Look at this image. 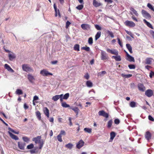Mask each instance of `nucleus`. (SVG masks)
I'll list each match as a JSON object with an SVG mask.
<instances>
[{
  "label": "nucleus",
  "mask_w": 154,
  "mask_h": 154,
  "mask_svg": "<svg viewBox=\"0 0 154 154\" xmlns=\"http://www.w3.org/2000/svg\"><path fill=\"white\" fill-rule=\"evenodd\" d=\"M106 51L112 54L115 55L116 56H113L112 57V58H114L116 61H120L121 60V58L120 56L118 55V51L116 49H110L107 48L106 49Z\"/></svg>",
  "instance_id": "f257e3e1"
},
{
  "label": "nucleus",
  "mask_w": 154,
  "mask_h": 154,
  "mask_svg": "<svg viewBox=\"0 0 154 154\" xmlns=\"http://www.w3.org/2000/svg\"><path fill=\"white\" fill-rule=\"evenodd\" d=\"M22 68L23 70L26 72L29 71H33V70L27 64H23L22 65Z\"/></svg>",
  "instance_id": "f03ea898"
},
{
  "label": "nucleus",
  "mask_w": 154,
  "mask_h": 154,
  "mask_svg": "<svg viewBox=\"0 0 154 154\" xmlns=\"http://www.w3.org/2000/svg\"><path fill=\"white\" fill-rule=\"evenodd\" d=\"M141 13L143 17L146 19H150L151 18L150 14L144 10L143 9L141 11Z\"/></svg>",
  "instance_id": "7ed1b4c3"
},
{
  "label": "nucleus",
  "mask_w": 154,
  "mask_h": 154,
  "mask_svg": "<svg viewBox=\"0 0 154 154\" xmlns=\"http://www.w3.org/2000/svg\"><path fill=\"white\" fill-rule=\"evenodd\" d=\"M40 73L44 76H48L49 75H52L53 74L47 71L46 69H43L41 70Z\"/></svg>",
  "instance_id": "20e7f679"
},
{
  "label": "nucleus",
  "mask_w": 154,
  "mask_h": 154,
  "mask_svg": "<svg viewBox=\"0 0 154 154\" xmlns=\"http://www.w3.org/2000/svg\"><path fill=\"white\" fill-rule=\"evenodd\" d=\"M101 59L103 60H105L108 59V57L107 55V54L103 51H101Z\"/></svg>",
  "instance_id": "39448f33"
},
{
  "label": "nucleus",
  "mask_w": 154,
  "mask_h": 154,
  "mask_svg": "<svg viewBox=\"0 0 154 154\" xmlns=\"http://www.w3.org/2000/svg\"><path fill=\"white\" fill-rule=\"evenodd\" d=\"M124 23L126 26L130 27H134L135 26V24L133 22L129 20L126 21Z\"/></svg>",
  "instance_id": "423d86ee"
},
{
  "label": "nucleus",
  "mask_w": 154,
  "mask_h": 154,
  "mask_svg": "<svg viewBox=\"0 0 154 154\" xmlns=\"http://www.w3.org/2000/svg\"><path fill=\"white\" fill-rule=\"evenodd\" d=\"M137 87L139 91L143 92L144 91L146 90V88L144 85L141 83L138 84Z\"/></svg>",
  "instance_id": "0eeeda50"
},
{
  "label": "nucleus",
  "mask_w": 154,
  "mask_h": 154,
  "mask_svg": "<svg viewBox=\"0 0 154 154\" xmlns=\"http://www.w3.org/2000/svg\"><path fill=\"white\" fill-rule=\"evenodd\" d=\"M145 94L148 97H150L153 94V91L151 89H148L145 91Z\"/></svg>",
  "instance_id": "6e6552de"
},
{
  "label": "nucleus",
  "mask_w": 154,
  "mask_h": 154,
  "mask_svg": "<svg viewBox=\"0 0 154 154\" xmlns=\"http://www.w3.org/2000/svg\"><path fill=\"white\" fill-rule=\"evenodd\" d=\"M98 115L100 116H102L106 118H108L109 114L106 112L104 110H100L98 112Z\"/></svg>",
  "instance_id": "1a4fd4ad"
},
{
  "label": "nucleus",
  "mask_w": 154,
  "mask_h": 154,
  "mask_svg": "<svg viewBox=\"0 0 154 154\" xmlns=\"http://www.w3.org/2000/svg\"><path fill=\"white\" fill-rule=\"evenodd\" d=\"M26 143L23 142H18V146L19 148L21 149L24 150Z\"/></svg>",
  "instance_id": "9d476101"
},
{
  "label": "nucleus",
  "mask_w": 154,
  "mask_h": 154,
  "mask_svg": "<svg viewBox=\"0 0 154 154\" xmlns=\"http://www.w3.org/2000/svg\"><path fill=\"white\" fill-rule=\"evenodd\" d=\"M84 142L82 140H80L78 143L77 144L76 146L77 148L80 149L82 147L84 144Z\"/></svg>",
  "instance_id": "9b49d317"
},
{
  "label": "nucleus",
  "mask_w": 154,
  "mask_h": 154,
  "mask_svg": "<svg viewBox=\"0 0 154 154\" xmlns=\"http://www.w3.org/2000/svg\"><path fill=\"white\" fill-rule=\"evenodd\" d=\"M81 27L84 30H88L90 28V25L87 24H82L81 25Z\"/></svg>",
  "instance_id": "f8f14e48"
},
{
  "label": "nucleus",
  "mask_w": 154,
  "mask_h": 154,
  "mask_svg": "<svg viewBox=\"0 0 154 154\" xmlns=\"http://www.w3.org/2000/svg\"><path fill=\"white\" fill-rule=\"evenodd\" d=\"M93 5L96 8L102 5V4L101 3L98 2L97 0H93Z\"/></svg>",
  "instance_id": "ddd939ff"
},
{
  "label": "nucleus",
  "mask_w": 154,
  "mask_h": 154,
  "mask_svg": "<svg viewBox=\"0 0 154 154\" xmlns=\"http://www.w3.org/2000/svg\"><path fill=\"white\" fill-rule=\"evenodd\" d=\"M152 135L151 133L149 131H147L146 132L145 134V137L147 140H149L151 138Z\"/></svg>",
  "instance_id": "4468645a"
},
{
  "label": "nucleus",
  "mask_w": 154,
  "mask_h": 154,
  "mask_svg": "<svg viewBox=\"0 0 154 154\" xmlns=\"http://www.w3.org/2000/svg\"><path fill=\"white\" fill-rule=\"evenodd\" d=\"M126 59L127 60L130 62H134L135 61L134 57L130 56L129 54H127Z\"/></svg>",
  "instance_id": "2eb2a0df"
},
{
  "label": "nucleus",
  "mask_w": 154,
  "mask_h": 154,
  "mask_svg": "<svg viewBox=\"0 0 154 154\" xmlns=\"http://www.w3.org/2000/svg\"><path fill=\"white\" fill-rule=\"evenodd\" d=\"M27 76L28 79L29 80V82L32 83H33V81L35 80V79L33 77V76L32 75L30 74H28Z\"/></svg>",
  "instance_id": "dca6fc26"
},
{
  "label": "nucleus",
  "mask_w": 154,
  "mask_h": 154,
  "mask_svg": "<svg viewBox=\"0 0 154 154\" xmlns=\"http://www.w3.org/2000/svg\"><path fill=\"white\" fill-rule=\"evenodd\" d=\"M43 111H44L45 114L48 117H49V109H48L46 107H45L43 109Z\"/></svg>",
  "instance_id": "f3484780"
},
{
  "label": "nucleus",
  "mask_w": 154,
  "mask_h": 154,
  "mask_svg": "<svg viewBox=\"0 0 154 154\" xmlns=\"http://www.w3.org/2000/svg\"><path fill=\"white\" fill-rule=\"evenodd\" d=\"M8 133L9 134L10 137L13 139L15 140H17L19 139V138L17 136L12 134L9 131H8Z\"/></svg>",
  "instance_id": "a211bd4d"
},
{
  "label": "nucleus",
  "mask_w": 154,
  "mask_h": 154,
  "mask_svg": "<svg viewBox=\"0 0 154 154\" xmlns=\"http://www.w3.org/2000/svg\"><path fill=\"white\" fill-rule=\"evenodd\" d=\"M153 59L150 58H147L145 60V64H146L150 65L152 63V61Z\"/></svg>",
  "instance_id": "6ab92c4d"
},
{
  "label": "nucleus",
  "mask_w": 154,
  "mask_h": 154,
  "mask_svg": "<svg viewBox=\"0 0 154 154\" xmlns=\"http://www.w3.org/2000/svg\"><path fill=\"white\" fill-rule=\"evenodd\" d=\"M41 136H38L36 137L33 138V140L35 141V143H38L40 142V141H41Z\"/></svg>",
  "instance_id": "aec40b11"
},
{
  "label": "nucleus",
  "mask_w": 154,
  "mask_h": 154,
  "mask_svg": "<svg viewBox=\"0 0 154 154\" xmlns=\"http://www.w3.org/2000/svg\"><path fill=\"white\" fill-rule=\"evenodd\" d=\"M4 67L6 69L8 70V71H10L12 72H14V70L8 64H5Z\"/></svg>",
  "instance_id": "412c9836"
},
{
  "label": "nucleus",
  "mask_w": 154,
  "mask_h": 154,
  "mask_svg": "<svg viewBox=\"0 0 154 154\" xmlns=\"http://www.w3.org/2000/svg\"><path fill=\"white\" fill-rule=\"evenodd\" d=\"M143 21L144 22V23L146 25L150 28H151V29H153V27L152 25L149 22L147 21L145 19H143Z\"/></svg>",
  "instance_id": "4be33fe9"
},
{
  "label": "nucleus",
  "mask_w": 154,
  "mask_h": 154,
  "mask_svg": "<svg viewBox=\"0 0 154 154\" xmlns=\"http://www.w3.org/2000/svg\"><path fill=\"white\" fill-rule=\"evenodd\" d=\"M126 46L130 53L132 54L133 53L132 51V48L130 45L129 44H127L126 45Z\"/></svg>",
  "instance_id": "5701e85b"
},
{
  "label": "nucleus",
  "mask_w": 154,
  "mask_h": 154,
  "mask_svg": "<svg viewBox=\"0 0 154 154\" xmlns=\"http://www.w3.org/2000/svg\"><path fill=\"white\" fill-rule=\"evenodd\" d=\"M9 59L10 60H12L14 59L15 58V56L13 53L12 54H10L8 55Z\"/></svg>",
  "instance_id": "b1692460"
},
{
  "label": "nucleus",
  "mask_w": 154,
  "mask_h": 154,
  "mask_svg": "<svg viewBox=\"0 0 154 154\" xmlns=\"http://www.w3.org/2000/svg\"><path fill=\"white\" fill-rule=\"evenodd\" d=\"M101 34L100 31L98 32L95 36V40H97L100 37Z\"/></svg>",
  "instance_id": "393cba45"
},
{
  "label": "nucleus",
  "mask_w": 154,
  "mask_h": 154,
  "mask_svg": "<svg viewBox=\"0 0 154 154\" xmlns=\"http://www.w3.org/2000/svg\"><path fill=\"white\" fill-rule=\"evenodd\" d=\"M116 134L114 132H112L110 134V140L112 141L113 140L114 138L116 136Z\"/></svg>",
  "instance_id": "a878e982"
},
{
  "label": "nucleus",
  "mask_w": 154,
  "mask_h": 154,
  "mask_svg": "<svg viewBox=\"0 0 154 154\" xmlns=\"http://www.w3.org/2000/svg\"><path fill=\"white\" fill-rule=\"evenodd\" d=\"M35 114L37 117L38 118L39 120H41V114L40 113V112L38 111H37L35 112Z\"/></svg>",
  "instance_id": "bb28decb"
},
{
  "label": "nucleus",
  "mask_w": 154,
  "mask_h": 154,
  "mask_svg": "<svg viewBox=\"0 0 154 154\" xmlns=\"http://www.w3.org/2000/svg\"><path fill=\"white\" fill-rule=\"evenodd\" d=\"M130 10L132 11L134 14L136 16H138L139 15L137 13V11L134 8L131 7L130 8Z\"/></svg>",
  "instance_id": "cd10ccee"
},
{
  "label": "nucleus",
  "mask_w": 154,
  "mask_h": 154,
  "mask_svg": "<svg viewBox=\"0 0 154 154\" xmlns=\"http://www.w3.org/2000/svg\"><path fill=\"white\" fill-rule=\"evenodd\" d=\"M86 85L87 86L89 87H91L93 86V83L90 81H88L86 82Z\"/></svg>",
  "instance_id": "c85d7f7f"
},
{
  "label": "nucleus",
  "mask_w": 154,
  "mask_h": 154,
  "mask_svg": "<svg viewBox=\"0 0 154 154\" xmlns=\"http://www.w3.org/2000/svg\"><path fill=\"white\" fill-rule=\"evenodd\" d=\"M61 106H62L64 108H68L70 107V106L67 104L66 102H63L61 103Z\"/></svg>",
  "instance_id": "c756f323"
},
{
  "label": "nucleus",
  "mask_w": 154,
  "mask_h": 154,
  "mask_svg": "<svg viewBox=\"0 0 154 154\" xmlns=\"http://www.w3.org/2000/svg\"><path fill=\"white\" fill-rule=\"evenodd\" d=\"M72 109L76 113V115H77L78 114L79 110L78 107H75L74 108H72Z\"/></svg>",
  "instance_id": "7c9ffc66"
},
{
  "label": "nucleus",
  "mask_w": 154,
  "mask_h": 154,
  "mask_svg": "<svg viewBox=\"0 0 154 154\" xmlns=\"http://www.w3.org/2000/svg\"><path fill=\"white\" fill-rule=\"evenodd\" d=\"M121 75L122 77H125V78H129L131 77L132 76V74H129L125 75L124 73H122Z\"/></svg>",
  "instance_id": "2f4dec72"
},
{
  "label": "nucleus",
  "mask_w": 154,
  "mask_h": 154,
  "mask_svg": "<svg viewBox=\"0 0 154 154\" xmlns=\"http://www.w3.org/2000/svg\"><path fill=\"white\" fill-rule=\"evenodd\" d=\"M16 94L18 95H21L23 94V91L20 89H17L15 92Z\"/></svg>",
  "instance_id": "473e14b6"
},
{
  "label": "nucleus",
  "mask_w": 154,
  "mask_h": 154,
  "mask_svg": "<svg viewBox=\"0 0 154 154\" xmlns=\"http://www.w3.org/2000/svg\"><path fill=\"white\" fill-rule=\"evenodd\" d=\"M81 49L85 50L87 52L89 51L90 50V48L87 46L82 47L81 48Z\"/></svg>",
  "instance_id": "72a5a7b5"
},
{
  "label": "nucleus",
  "mask_w": 154,
  "mask_h": 154,
  "mask_svg": "<svg viewBox=\"0 0 154 154\" xmlns=\"http://www.w3.org/2000/svg\"><path fill=\"white\" fill-rule=\"evenodd\" d=\"M74 49L77 51H79V44H76L74 45Z\"/></svg>",
  "instance_id": "f704fd0d"
},
{
  "label": "nucleus",
  "mask_w": 154,
  "mask_h": 154,
  "mask_svg": "<svg viewBox=\"0 0 154 154\" xmlns=\"http://www.w3.org/2000/svg\"><path fill=\"white\" fill-rule=\"evenodd\" d=\"M73 145L71 143H69L68 144H66L65 145V147L69 149H71L72 148L73 146Z\"/></svg>",
  "instance_id": "c9c22d12"
},
{
  "label": "nucleus",
  "mask_w": 154,
  "mask_h": 154,
  "mask_svg": "<svg viewBox=\"0 0 154 154\" xmlns=\"http://www.w3.org/2000/svg\"><path fill=\"white\" fill-rule=\"evenodd\" d=\"M59 99V96L58 95H56L52 98V100L54 101H56Z\"/></svg>",
  "instance_id": "e433bc0d"
},
{
  "label": "nucleus",
  "mask_w": 154,
  "mask_h": 154,
  "mask_svg": "<svg viewBox=\"0 0 154 154\" xmlns=\"http://www.w3.org/2000/svg\"><path fill=\"white\" fill-rule=\"evenodd\" d=\"M112 120H109L107 123V127L108 128H110L112 126Z\"/></svg>",
  "instance_id": "4c0bfd02"
},
{
  "label": "nucleus",
  "mask_w": 154,
  "mask_h": 154,
  "mask_svg": "<svg viewBox=\"0 0 154 154\" xmlns=\"http://www.w3.org/2000/svg\"><path fill=\"white\" fill-rule=\"evenodd\" d=\"M92 129L91 128H85L84 129V131L86 132L89 133H90L91 132Z\"/></svg>",
  "instance_id": "58836bf2"
},
{
  "label": "nucleus",
  "mask_w": 154,
  "mask_h": 154,
  "mask_svg": "<svg viewBox=\"0 0 154 154\" xmlns=\"http://www.w3.org/2000/svg\"><path fill=\"white\" fill-rule=\"evenodd\" d=\"M130 106L132 107H134L136 106V103L135 102L131 101L130 103Z\"/></svg>",
  "instance_id": "ea45409f"
},
{
  "label": "nucleus",
  "mask_w": 154,
  "mask_h": 154,
  "mask_svg": "<svg viewBox=\"0 0 154 154\" xmlns=\"http://www.w3.org/2000/svg\"><path fill=\"white\" fill-rule=\"evenodd\" d=\"M107 33L109 34V35L112 38L114 37V35L112 32L108 30L107 31Z\"/></svg>",
  "instance_id": "a19ab883"
},
{
  "label": "nucleus",
  "mask_w": 154,
  "mask_h": 154,
  "mask_svg": "<svg viewBox=\"0 0 154 154\" xmlns=\"http://www.w3.org/2000/svg\"><path fill=\"white\" fill-rule=\"evenodd\" d=\"M88 42L89 44L92 45L93 43V39L92 37H90L88 38Z\"/></svg>",
  "instance_id": "79ce46f5"
},
{
  "label": "nucleus",
  "mask_w": 154,
  "mask_h": 154,
  "mask_svg": "<svg viewBox=\"0 0 154 154\" xmlns=\"http://www.w3.org/2000/svg\"><path fill=\"white\" fill-rule=\"evenodd\" d=\"M69 96V93L66 94L63 96V99L67 100Z\"/></svg>",
  "instance_id": "37998d69"
},
{
  "label": "nucleus",
  "mask_w": 154,
  "mask_h": 154,
  "mask_svg": "<svg viewBox=\"0 0 154 154\" xmlns=\"http://www.w3.org/2000/svg\"><path fill=\"white\" fill-rule=\"evenodd\" d=\"M147 7L152 11H154V9L152 5L150 3H148L147 5Z\"/></svg>",
  "instance_id": "c03bdc74"
},
{
  "label": "nucleus",
  "mask_w": 154,
  "mask_h": 154,
  "mask_svg": "<svg viewBox=\"0 0 154 154\" xmlns=\"http://www.w3.org/2000/svg\"><path fill=\"white\" fill-rule=\"evenodd\" d=\"M84 6L83 5H79L76 7V8L79 10H81L83 8Z\"/></svg>",
  "instance_id": "a18cd8bd"
},
{
  "label": "nucleus",
  "mask_w": 154,
  "mask_h": 154,
  "mask_svg": "<svg viewBox=\"0 0 154 154\" xmlns=\"http://www.w3.org/2000/svg\"><path fill=\"white\" fill-rule=\"evenodd\" d=\"M57 138L58 141L61 142L62 141V136L60 134L58 135L57 136Z\"/></svg>",
  "instance_id": "49530a36"
},
{
  "label": "nucleus",
  "mask_w": 154,
  "mask_h": 154,
  "mask_svg": "<svg viewBox=\"0 0 154 154\" xmlns=\"http://www.w3.org/2000/svg\"><path fill=\"white\" fill-rule=\"evenodd\" d=\"M34 147V145L32 143H31L30 144L28 145L27 146V148L28 149H30L33 148Z\"/></svg>",
  "instance_id": "de8ad7c7"
},
{
  "label": "nucleus",
  "mask_w": 154,
  "mask_h": 154,
  "mask_svg": "<svg viewBox=\"0 0 154 154\" xmlns=\"http://www.w3.org/2000/svg\"><path fill=\"white\" fill-rule=\"evenodd\" d=\"M22 139L25 142H27L29 140V139L26 137H23Z\"/></svg>",
  "instance_id": "09e8293b"
},
{
  "label": "nucleus",
  "mask_w": 154,
  "mask_h": 154,
  "mask_svg": "<svg viewBox=\"0 0 154 154\" xmlns=\"http://www.w3.org/2000/svg\"><path fill=\"white\" fill-rule=\"evenodd\" d=\"M8 129L9 131H11L12 132H13L14 134H18L19 133V131L17 132H16L10 127L8 128Z\"/></svg>",
  "instance_id": "8fccbe9b"
},
{
  "label": "nucleus",
  "mask_w": 154,
  "mask_h": 154,
  "mask_svg": "<svg viewBox=\"0 0 154 154\" xmlns=\"http://www.w3.org/2000/svg\"><path fill=\"white\" fill-rule=\"evenodd\" d=\"M89 77V75L88 73H86L84 76V78L87 80H88Z\"/></svg>",
  "instance_id": "3c124183"
},
{
  "label": "nucleus",
  "mask_w": 154,
  "mask_h": 154,
  "mask_svg": "<svg viewBox=\"0 0 154 154\" xmlns=\"http://www.w3.org/2000/svg\"><path fill=\"white\" fill-rule=\"evenodd\" d=\"M128 66L129 69H134L135 68V66L133 64H130Z\"/></svg>",
  "instance_id": "603ef678"
},
{
  "label": "nucleus",
  "mask_w": 154,
  "mask_h": 154,
  "mask_svg": "<svg viewBox=\"0 0 154 154\" xmlns=\"http://www.w3.org/2000/svg\"><path fill=\"white\" fill-rule=\"evenodd\" d=\"M38 143L39 144V149H41L43 146V144H44L42 140H41V141H40V142Z\"/></svg>",
  "instance_id": "864d4df0"
},
{
  "label": "nucleus",
  "mask_w": 154,
  "mask_h": 154,
  "mask_svg": "<svg viewBox=\"0 0 154 154\" xmlns=\"http://www.w3.org/2000/svg\"><path fill=\"white\" fill-rule=\"evenodd\" d=\"M117 39L118 40V42L119 44V45L121 47H122L123 46V45H122V42L121 41L119 38H117Z\"/></svg>",
  "instance_id": "5fc2aeb1"
},
{
  "label": "nucleus",
  "mask_w": 154,
  "mask_h": 154,
  "mask_svg": "<svg viewBox=\"0 0 154 154\" xmlns=\"http://www.w3.org/2000/svg\"><path fill=\"white\" fill-rule=\"evenodd\" d=\"M71 23L69 21H67L66 23V29H68Z\"/></svg>",
  "instance_id": "6e6d98bb"
},
{
  "label": "nucleus",
  "mask_w": 154,
  "mask_h": 154,
  "mask_svg": "<svg viewBox=\"0 0 154 154\" xmlns=\"http://www.w3.org/2000/svg\"><path fill=\"white\" fill-rule=\"evenodd\" d=\"M95 27L97 30H100L101 29V27L98 25H95Z\"/></svg>",
  "instance_id": "4d7b16f0"
},
{
  "label": "nucleus",
  "mask_w": 154,
  "mask_h": 154,
  "mask_svg": "<svg viewBox=\"0 0 154 154\" xmlns=\"http://www.w3.org/2000/svg\"><path fill=\"white\" fill-rule=\"evenodd\" d=\"M55 11V16L57 17V13H58V14L59 16H60V13L59 12V10H57V8H56V9H54Z\"/></svg>",
  "instance_id": "13d9d810"
},
{
  "label": "nucleus",
  "mask_w": 154,
  "mask_h": 154,
  "mask_svg": "<svg viewBox=\"0 0 154 154\" xmlns=\"http://www.w3.org/2000/svg\"><path fill=\"white\" fill-rule=\"evenodd\" d=\"M55 11V16L57 17V13H58V14L59 16H60V13L59 12V10H57V8H56V9H54Z\"/></svg>",
  "instance_id": "bf43d9fd"
},
{
  "label": "nucleus",
  "mask_w": 154,
  "mask_h": 154,
  "mask_svg": "<svg viewBox=\"0 0 154 154\" xmlns=\"http://www.w3.org/2000/svg\"><path fill=\"white\" fill-rule=\"evenodd\" d=\"M114 123L115 124L118 125L120 123V120L118 119H116L114 120Z\"/></svg>",
  "instance_id": "052dcab7"
},
{
  "label": "nucleus",
  "mask_w": 154,
  "mask_h": 154,
  "mask_svg": "<svg viewBox=\"0 0 154 154\" xmlns=\"http://www.w3.org/2000/svg\"><path fill=\"white\" fill-rule=\"evenodd\" d=\"M148 119L152 122L154 121V118L151 116L149 115L148 117Z\"/></svg>",
  "instance_id": "680f3d73"
},
{
  "label": "nucleus",
  "mask_w": 154,
  "mask_h": 154,
  "mask_svg": "<svg viewBox=\"0 0 154 154\" xmlns=\"http://www.w3.org/2000/svg\"><path fill=\"white\" fill-rule=\"evenodd\" d=\"M59 134H60L61 136L62 135H66V132L64 130H61Z\"/></svg>",
  "instance_id": "e2e57ef3"
},
{
  "label": "nucleus",
  "mask_w": 154,
  "mask_h": 154,
  "mask_svg": "<svg viewBox=\"0 0 154 154\" xmlns=\"http://www.w3.org/2000/svg\"><path fill=\"white\" fill-rule=\"evenodd\" d=\"M106 73V72L104 71H102L101 72H99L98 73V75L100 76H101V74H105Z\"/></svg>",
  "instance_id": "0e129e2a"
},
{
  "label": "nucleus",
  "mask_w": 154,
  "mask_h": 154,
  "mask_svg": "<svg viewBox=\"0 0 154 154\" xmlns=\"http://www.w3.org/2000/svg\"><path fill=\"white\" fill-rule=\"evenodd\" d=\"M125 32L127 34H128L131 36H132L133 34L131 32L128 31V30H125Z\"/></svg>",
  "instance_id": "69168bd1"
},
{
  "label": "nucleus",
  "mask_w": 154,
  "mask_h": 154,
  "mask_svg": "<svg viewBox=\"0 0 154 154\" xmlns=\"http://www.w3.org/2000/svg\"><path fill=\"white\" fill-rule=\"evenodd\" d=\"M154 72L152 71H151L149 73V77L150 78H152L153 76H154Z\"/></svg>",
  "instance_id": "338daca9"
},
{
  "label": "nucleus",
  "mask_w": 154,
  "mask_h": 154,
  "mask_svg": "<svg viewBox=\"0 0 154 154\" xmlns=\"http://www.w3.org/2000/svg\"><path fill=\"white\" fill-rule=\"evenodd\" d=\"M150 33L152 36L153 38L154 39V31L153 30H151L150 31Z\"/></svg>",
  "instance_id": "774afa93"
}]
</instances>
